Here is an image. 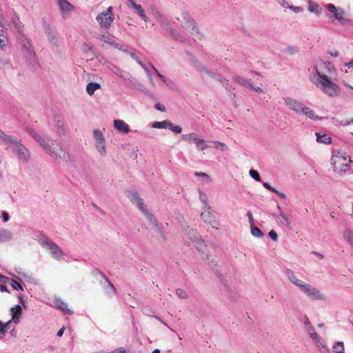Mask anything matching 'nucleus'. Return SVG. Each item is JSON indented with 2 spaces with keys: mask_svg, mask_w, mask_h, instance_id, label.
Segmentation results:
<instances>
[{
  "mask_svg": "<svg viewBox=\"0 0 353 353\" xmlns=\"http://www.w3.org/2000/svg\"><path fill=\"white\" fill-rule=\"evenodd\" d=\"M343 239L349 243L350 245L353 244V232L349 229H346L343 233Z\"/></svg>",
  "mask_w": 353,
  "mask_h": 353,
  "instance_id": "41",
  "label": "nucleus"
},
{
  "mask_svg": "<svg viewBox=\"0 0 353 353\" xmlns=\"http://www.w3.org/2000/svg\"><path fill=\"white\" fill-rule=\"evenodd\" d=\"M47 37L48 41L52 45V46H58L59 45V39L57 37V36L54 34L53 31L48 28L47 32Z\"/></svg>",
  "mask_w": 353,
  "mask_h": 353,
  "instance_id": "35",
  "label": "nucleus"
},
{
  "mask_svg": "<svg viewBox=\"0 0 353 353\" xmlns=\"http://www.w3.org/2000/svg\"><path fill=\"white\" fill-rule=\"evenodd\" d=\"M213 143H214V148L217 150L224 152L228 150V145L223 142L214 141Z\"/></svg>",
  "mask_w": 353,
  "mask_h": 353,
  "instance_id": "45",
  "label": "nucleus"
},
{
  "mask_svg": "<svg viewBox=\"0 0 353 353\" xmlns=\"http://www.w3.org/2000/svg\"><path fill=\"white\" fill-rule=\"evenodd\" d=\"M14 137H15L14 136L6 134L0 129V139L2 142L7 145V147L14 139Z\"/></svg>",
  "mask_w": 353,
  "mask_h": 353,
  "instance_id": "37",
  "label": "nucleus"
},
{
  "mask_svg": "<svg viewBox=\"0 0 353 353\" xmlns=\"http://www.w3.org/2000/svg\"><path fill=\"white\" fill-rule=\"evenodd\" d=\"M181 139L190 144H194L198 151H203L209 148L207 141L196 132L183 134Z\"/></svg>",
  "mask_w": 353,
  "mask_h": 353,
  "instance_id": "9",
  "label": "nucleus"
},
{
  "mask_svg": "<svg viewBox=\"0 0 353 353\" xmlns=\"http://www.w3.org/2000/svg\"><path fill=\"white\" fill-rule=\"evenodd\" d=\"M334 353H344V345L343 342L335 343L332 347Z\"/></svg>",
  "mask_w": 353,
  "mask_h": 353,
  "instance_id": "43",
  "label": "nucleus"
},
{
  "mask_svg": "<svg viewBox=\"0 0 353 353\" xmlns=\"http://www.w3.org/2000/svg\"><path fill=\"white\" fill-rule=\"evenodd\" d=\"M113 126L119 133L128 134L130 131L129 125L123 120L114 119L113 121Z\"/></svg>",
  "mask_w": 353,
  "mask_h": 353,
  "instance_id": "15",
  "label": "nucleus"
},
{
  "mask_svg": "<svg viewBox=\"0 0 353 353\" xmlns=\"http://www.w3.org/2000/svg\"><path fill=\"white\" fill-rule=\"evenodd\" d=\"M181 26L185 29L192 30V31L198 32V28L196 26L195 21L189 17H184V21H182Z\"/></svg>",
  "mask_w": 353,
  "mask_h": 353,
  "instance_id": "20",
  "label": "nucleus"
},
{
  "mask_svg": "<svg viewBox=\"0 0 353 353\" xmlns=\"http://www.w3.org/2000/svg\"><path fill=\"white\" fill-rule=\"evenodd\" d=\"M98 59L99 61V62L102 64H109V62L108 61V60L106 59L105 57H104L103 56H99L98 57Z\"/></svg>",
  "mask_w": 353,
  "mask_h": 353,
  "instance_id": "63",
  "label": "nucleus"
},
{
  "mask_svg": "<svg viewBox=\"0 0 353 353\" xmlns=\"http://www.w3.org/2000/svg\"><path fill=\"white\" fill-rule=\"evenodd\" d=\"M55 307L61 310L62 311L68 313L72 314V311L68 308V305L61 299H55L54 301Z\"/></svg>",
  "mask_w": 353,
  "mask_h": 353,
  "instance_id": "28",
  "label": "nucleus"
},
{
  "mask_svg": "<svg viewBox=\"0 0 353 353\" xmlns=\"http://www.w3.org/2000/svg\"><path fill=\"white\" fill-rule=\"evenodd\" d=\"M263 185L264 188H265L266 189H268L273 192H276V189L274 187H272L269 183L264 182L263 183Z\"/></svg>",
  "mask_w": 353,
  "mask_h": 353,
  "instance_id": "59",
  "label": "nucleus"
},
{
  "mask_svg": "<svg viewBox=\"0 0 353 353\" xmlns=\"http://www.w3.org/2000/svg\"><path fill=\"white\" fill-rule=\"evenodd\" d=\"M289 9L292 10L294 13H300L303 11V9L301 7L294 6L290 5Z\"/></svg>",
  "mask_w": 353,
  "mask_h": 353,
  "instance_id": "56",
  "label": "nucleus"
},
{
  "mask_svg": "<svg viewBox=\"0 0 353 353\" xmlns=\"http://www.w3.org/2000/svg\"><path fill=\"white\" fill-rule=\"evenodd\" d=\"M104 132H105V128H103V130H99V129L93 130L92 134H93V139L94 141V145L97 144L98 143H101V142L105 141V138L104 137Z\"/></svg>",
  "mask_w": 353,
  "mask_h": 353,
  "instance_id": "23",
  "label": "nucleus"
},
{
  "mask_svg": "<svg viewBox=\"0 0 353 353\" xmlns=\"http://www.w3.org/2000/svg\"><path fill=\"white\" fill-rule=\"evenodd\" d=\"M247 216L248 218V221H249L250 226L254 225L255 224H254L253 215L250 211H248L247 212Z\"/></svg>",
  "mask_w": 353,
  "mask_h": 353,
  "instance_id": "57",
  "label": "nucleus"
},
{
  "mask_svg": "<svg viewBox=\"0 0 353 353\" xmlns=\"http://www.w3.org/2000/svg\"><path fill=\"white\" fill-rule=\"evenodd\" d=\"M195 175L205 179L207 181H210L211 180L210 176L205 172H196Z\"/></svg>",
  "mask_w": 353,
  "mask_h": 353,
  "instance_id": "54",
  "label": "nucleus"
},
{
  "mask_svg": "<svg viewBox=\"0 0 353 353\" xmlns=\"http://www.w3.org/2000/svg\"><path fill=\"white\" fill-rule=\"evenodd\" d=\"M251 234L256 238H262L264 234L263 232L255 225L250 226Z\"/></svg>",
  "mask_w": 353,
  "mask_h": 353,
  "instance_id": "42",
  "label": "nucleus"
},
{
  "mask_svg": "<svg viewBox=\"0 0 353 353\" xmlns=\"http://www.w3.org/2000/svg\"><path fill=\"white\" fill-rule=\"evenodd\" d=\"M57 3L63 19H67L70 13L74 10V6L67 0H57Z\"/></svg>",
  "mask_w": 353,
  "mask_h": 353,
  "instance_id": "13",
  "label": "nucleus"
},
{
  "mask_svg": "<svg viewBox=\"0 0 353 353\" xmlns=\"http://www.w3.org/2000/svg\"><path fill=\"white\" fill-rule=\"evenodd\" d=\"M155 108H156L158 110H160V111H161V112H164V111H165V106H164L163 104H161V103H157V104L155 105Z\"/></svg>",
  "mask_w": 353,
  "mask_h": 353,
  "instance_id": "64",
  "label": "nucleus"
},
{
  "mask_svg": "<svg viewBox=\"0 0 353 353\" xmlns=\"http://www.w3.org/2000/svg\"><path fill=\"white\" fill-rule=\"evenodd\" d=\"M143 70H145L146 74L148 75L150 83L154 85V81H153L151 71L146 66L145 67V68H143Z\"/></svg>",
  "mask_w": 353,
  "mask_h": 353,
  "instance_id": "55",
  "label": "nucleus"
},
{
  "mask_svg": "<svg viewBox=\"0 0 353 353\" xmlns=\"http://www.w3.org/2000/svg\"><path fill=\"white\" fill-rule=\"evenodd\" d=\"M203 212L201 214V219L205 222H210L212 219V213L210 210V208H202Z\"/></svg>",
  "mask_w": 353,
  "mask_h": 353,
  "instance_id": "36",
  "label": "nucleus"
},
{
  "mask_svg": "<svg viewBox=\"0 0 353 353\" xmlns=\"http://www.w3.org/2000/svg\"><path fill=\"white\" fill-rule=\"evenodd\" d=\"M307 10L310 13H313L317 16L322 14V9L320 6L312 0H309L307 2Z\"/></svg>",
  "mask_w": 353,
  "mask_h": 353,
  "instance_id": "21",
  "label": "nucleus"
},
{
  "mask_svg": "<svg viewBox=\"0 0 353 353\" xmlns=\"http://www.w3.org/2000/svg\"><path fill=\"white\" fill-rule=\"evenodd\" d=\"M94 147L101 157H104L107 155L106 140L95 144Z\"/></svg>",
  "mask_w": 353,
  "mask_h": 353,
  "instance_id": "30",
  "label": "nucleus"
},
{
  "mask_svg": "<svg viewBox=\"0 0 353 353\" xmlns=\"http://www.w3.org/2000/svg\"><path fill=\"white\" fill-rule=\"evenodd\" d=\"M249 90L255 91L257 93H264L265 92V90L261 87H260V86H255V85H253L252 83L251 85H250Z\"/></svg>",
  "mask_w": 353,
  "mask_h": 353,
  "instance_id": "52",
  "label": "nucleus"
},
{
  "mask_svg": "<svg viewBox=\"0 0 353 353\" xmlns=\"http://www.w3.org/2000/svg\"><path fill=\"white\" fill-rule=\"evenodd\" d=\"M283 99L287 108L296 114L300 113L304 105L303 103L292 97H284Z\"/></svg>",
  "mask_w": 353,
  "mask_h": 353,
  "instance_id": "14",
  "label": "nucleus"
},
{
  "mask_svg": "<svg viewBox=\"0 0 353 353\" xmlns=\"http://www.w3.org/2000/svg\"><path fill=\"white\" fill-rule=\"evenodd\" d=\"M299 290L307 298L312 300L325 301L326 296L319 290L305 281L299 286Z\"/></svg>",
  "mask_w": 353,
  "mask_h": 353,
  "instance_id": "7",
  "label": "nucleus"
},
{
  "mask_svg": "<svg viewBox=\"0 0 353 353\" xmlns=\"http://www.w3.org/2000/svg\"><path fill=\"white\" fill-rule=\"evenodd\" d=\"M192 62L194 63V66L201 72L208 73V70L204 67V65L199 62L198 60L194 59H192Z\"/></svg>",
  "mask_w": 353,
  "mask_h": 353,
  "instance_id": "46",
  "label": "nucleus"
},
{
  "mask_svg": "<svg viewBox=\"0 0 353 353\" xmlns=\"http://www.w3.org/2000/svg\"><path fill=\"white\" fill-rule=\"evenodd\" d=\"M134 9L136 10L139 16L143 19L144 21L148 22L149 21V18L146 15L144 10L143 9L141 5L136 6Z\"/></svg>",
  "mask_w": 353,
  "mask_h": 353,
  "instance_id": "39",
  "label": "nucleus"
},
{
  "mask_svg": "<svg viewBox=\"0 0 353 353\" xmlns=\"http://www.w3.org/2000/svg\"><path fill=\"white\" fill-rule=\"evenodd\" d=\"M39 243L54 259H61L63 251L54 242L46 237H43L39 239Z\"/></svg>",
  "mask_w": 353,
  "mask_h": 353,
  "instance_id": "8",
  "label": "nucleus"
},
{
  "mask_svg": "<svg viewBox=\"0 0 353 353\" xmlns=\"http://www.w3.org/2000/svg\"><path fill=\"white\" fill-rule=\"evenodd\" d=\"M336 73L334 65L330 61L321 59L315 60L314 63V72L310 74V80L316 87L324 94L329 97L335 98L340 95L341 89L334 79L325 73Z\"/></svg>",
  "mask_w": 353,
  "mask_h": 353,
  "instance_id": "1",
  "label": "nucleus"
},
{
  "mask_svg": "<svg viewBox=\"0 0 353 353\" xmlns=\"http://www.w3.org/2000/svg\"><path fill=\"white\" fill-rule=\"evenodd\" d=\"M101 88V85L96 82H90L86 85V92L88 95L92 96L95 91Z\"/></svg>",
  "mask_w": 353,
  "mask_h": 353,
  "instance_id": "26",
  "label": "nucleus"
},
{
  "mask_svg": "<svg viewBox=\"0 0 353 353\" xmlns=\"http://www.w3.org/2000/svg\"><path fill=\"white\" fill-rule=\"evenodd\" d=\"M315 343L321 353H329V349L326 347L324 341L321 337L315 341Z\"/></svg>",
  "mask_w": 353,
  "mask_h": 353,
  "instance_id": "38",
  "label": "nucleus"
},
{
  "mask_svg": "<svg viewBox=\"0 0 353 353\" xmlns=\"http://www.w3.org/2000/svg\"><path fill=\"white\" fill-rule=\"evenodd\" d=\"M20 43L22 46L23 54L28 61H32L34 59L35 54L32 50L30 41L23 35L20 38Z\"/></svg>",
  "mask_w": 353,
  "mask_h": 353,
  "instance_id": "11",
  "label": "nucleus"
},
{
  "mask_svg": "<svg viewBox=\"0 0 353 353\" xmlns=\"http://www.w3.org/2000/svg\"><path fill=\"white\" fill-rule=\"evenodd\" d=\"M173 132L176 134H179L182 132V128L180 125H174L172 123L170 122V125L168 128Z\"/></svg>",
  "mask_w": 353,
  "mask_h": 353,
  "instance_id": "50",
  "label": "nucleus"
},
{
  "mask_svg": "<svg viewBox=\"0 0 353 353\" xmlns=\"http://www.w3.org/2000/svg\"><path fill=\"white\" fill-rule=\"evenodd\" d=\"M249 174L250 176L253 178L254 179H255L256 181H261V176L259 174V172L255 170H250L249 171Z\"/></svg>",
  "mask_w": 353,
  "mask_h": 353,
  "instance_id": "49",
  "label": "nucleus"
},
{
  "mask_svg": "<svg viewBox=\"0 0 353 353\" xmlns=\"http://www.w3.org/2000/svg\"><path fill=\"white\" fill-rule=\"evenodd\" d=\"M170 125V121L168 120H164L162 121H155L152 123V127L157 129H166Z\"/></svg>",
  "mask_w": 353,
  "mask_h": 353,
  "instance_id": "34",
  "label": "nucleus"
},
{
  "mask_svg": "<svg viewBox=\"0 0 353 353\" xmlns=\"http://www.w3.org/2000/svg\"><path fill=\"white\" fill-rule=\"evenodd\" d=\"M285 275L288 280L298 288L303 283V281L299 279L296 274L291 270H285Z\"/></svg>",
  "mask_w": 353,
  "mask_h": 353,
  "instance_id": "18",
  "label": "nucleus"
},
{
  "mask_svg": "<svg viewBox=\"0 0 353 353\" xmlns=\"http://www.w3.org/2000/svg\"><path fill=\"white\" fill-rule=\"evenodd\" d=\"M165 30L171 35L176 40H179L180 41H183L184 37L181 36L178 31L174 28L172 25H170L169 28H167Z\"/></svg>",
  "mask_w": 353,
  "mask_h": 353,
  "instance_id": "32",
  "label": "nucleus"
},
{
  "mask_svg": "<svg viewBox=\"0 0 353 353\" xmlns=\"http://www.w3.org/2000/svg\"><path fill=\"white\" fill-rule=\"evenodd\" d=\"M55 128L57 133L62 135L65 134V127L63 122L59 119V117L54 118Z\"/></svg>",
  "mask_w": 353,
  "mask_h": 353,
  "instance_id": "33",
  "label": "nucleus"
},
{
  "mask_svg": "<svg viewBox=\"0 0 353 353\" xmlns=\"http://www.w3.org/2000/svg\"><path fill=\"white\" fill-rule=\"evenodd\" d=\"M1 218L3 219L4 222H7L9 220L10 216L8 212L4 211L1 213Z\"/></svg>",
  "mask_w": 353,
  "mask_h": 353,
  "instance_id": "62",
  "label": "nucleus"
},
{
  "mask_svg": "<svg viewBox=\"0 0 353 353\" xmlns=\"http://www.w3.org/2000/svg\"><path fill=\"white\" fill-rule=\"evenodd\" d=\"M10 314L12 315V321L16 324L19 323L22 314L21 307L19 305H16L11 307Z\"/></svg>",
  "mask_w": 353,
  "mask_h": 353,
  "instance_id": "19",
  "label": "nucleus"
},
{
  "mask_svg": "<svg viewBox=\"0 0 353 353\" xmlns=\"http://www.w3.org/2000/svg\"><path fill=\"white\" fill-rule=\"evenodd\" d=\"M309 334H310V336L314 341V342L320 338V336L318 335V334L316 332H315L314 331L310 332Z\"/></svg>",
  "mask_w": 353,
  "mask_h": 353,
  "instance_id": "60",
  "label": "nucleus"
},
{
  "mask_svg": "<svg viewBox=\"0 0 353 353\" xmlns=\"http://www.w3.org/2000/svg\"><path fill=\"white\" fill-rule=\"evenodd\" d=\"M151 67H152V69L153 70V71L154 72V73L161 79V81H162V83L163 84L166 85L169 88H172L174 86V84L171 79L161 74L160 72L157 70V69L154 65H152Z\"/></svg>",
  "mask_w": 353,
  "mask_h": 353,
  "instance_id": "24",
  "label": "nucleus"
},
{
  "mask_svg": "<svg viewBox=\"0 0 353 353\" xmlns=\"http://www.w3.org/2000/svg\"><path fill=\"white\" fill-rule=\"evenodd\" d=\"M114 20V15L113 9L109 6L105 10L99 13L96 17V21L99 25L101 28L108 30L110 29Z\"/></svg>",
  "mask_w": 353,
  "mask_h": 353,
  "instance_id": "6",
  "label": "nucleus"
},
{
  "mask_svg": "<svg viewBox=\"0 0 353 353\" xmlns=\"http://www.w3.org/2000/svg\"><path fill=\"white\" fill-rule=\"evenodd\" d=\"M334 171L338 173L346 172L350 168L351 161L345 152L334 150L330 159Z\"/></svg>",
  "mask_w": 353,
  "mask_h": 353,
  "instance_id": "4",
  "label": "nucleus"
},
{
  "mask_svg": "<svg viewBox=\"0 0 353 353\" xmlns=\"http://www.w3.org/2000/svg\"><path fill=\"white\" fill-rule=\"evenodd\" d=\"M199 199L201 201V203L203 204V208L208 207V197H207V196L204 193H203V192H200L199 193Z\"/></svg>",
  "mask_w": 353,
  "mask_h": 353,
  "instance_id": "51",
  "label": "nucleus"
},
{
  "mask_svg": "<svg viewBox=\"0 0 353 353\" xmlns=\"http://www.w3.org/2000/svg\"><path fill=\"white\" fill-rule=\"evenodd\" d=\"M234 81L240 85L245 86L247 88H250V85L252 84L250 80L245 79L242 77L237 76L234 78Z\"/></svg>",
  "mask_w": 353,
  "mask_h": 353,
  "instance_id": "40",
  "label": "nucleus"
},
{
  "mask_svg": "<svg viewBox=\"0 0 353 353\" xmlns=\"http://www.w3.org/2000/svg\"><path fill=\"white\" fill-rule=\"evenodd\" d=\"M30 134L53 159L65 160L68 158V153L57 141L48 137L41 136L34 130L30 131Z\"/></svg>",
  "mask_w": 353,
  "mask_h": 353,
  "instance_id": "2",
  "label": "nucleus"
},
{
  "mask_svg": "<svg viewBox=\"0 0 353 353\" xmlns=\"http://www.w3.org/2000/svg\"><path fill=\"white\" fill-rule=\"evenodd\" d=\"M269 236L273 240V241H276L277 239H278V236H277V234L276 232L274 231V230H271L270 232H269Z\"/></svg>",
  "mask_w": 353,
  "mask_h": 353,
  "instance_id": "58",
  "label": "nucleus"
},
{
  "mask_svg": "<svg viewBox=\"0 0 353 353\" xmlns=\"http://www.w3.org/2000/svg\"><path fill=\"white\" fill-rule=\"evenodd\" d=\"M325 8L332 14L330 17L332 21L336 20L341 24H345L346 23V13L343 8L336 7L332 3L327 4Z\"/></svg>",
  "mask_w": 353,
  "mask_h": 353,
  "instance_id": "10",
  "label": "nucleus"
},
{
  "mask_svg": "<svg viewBox=\"0 0 353 353\" xmlns=\"http://www.w3.org/2000/svg\"><path fill=\"white\" fill-rule=\"evenodd\" d=\"M14 17L12 19L11 23L17 30H19L21 28V23L18 14L15 12H14Z\"/></svg>",
  "mask_w": 353,
  "mask_h": 353,
  "instance_id": "44",
  "label": "nucleus"
},
{
  "mask_svg": "<svg viewBox=\"0 0 353 353\" xmlns=\"http://www.w3.org/2000/svg\"><path fill=\"white\" fill-rule=\"evenodd\" d=\"M7 148H9L19 161L27 162L30 159V150L21 143V140L16 137L8 145Z\"/></svg>",
  "mask_w": 353,
  "mask_h": 353,
  "instance_id": "5",
  "label": "nucleus"
},
{
  "mask_svg": "<svg viewBox=\"0 0 353 353\" xmlns=\"http://www.w3.org/2000/svg\"><path fill=\"white\" fill-rule=\"evenodd\" d=\"M9 283L16 290H21V291L23 290V288L21 286V285L13 279L10 280L9 281Z\"/></svg>",
  "mask_w": 353,
  "mask_h": 353,
  "instance_id": "47",
  "label": "nucleus"
},
{
  "mask_svg": "<svg viewBox=\"0 0 353 353\" xmlns=\"http://www.w3.org/2000/svg\"><path fill=\"white\" fill-rule=\"evenodd\" d=\"M176 294L179 298L183 299H187L188 297L187 292L182 289H177L176 291Z\"/></svg>",
  "mask_w": 353,
  "mask_h": 353,
  "instance_id": "48",
  "label": "nucleus"
},
{
  "mask_svg": "<svg viewBox=\"0 0 353 353\" xmlns=\"http://www.w3.org/2000/svg\"><path fill=\"white\" fill-rule=\"evenodd\" d=\"M151 14L163 29L165 30L167 28L170 27V22L157 8L152 7Z\"/></svg>",
  "mask_w": 353,
  "mask_h": 353,
  "instance_id": "12",
  "label": "nucleus"
},
{
  "mask_svg": "<svg viewBox=\"0 0 353 353\" xmlns=\"http://www.w3.org/2000/svg\"><path fill=\"white\" fill-rule=\"evenodd\" d=\"M12 238V233L7 229L0 228V243L10 240Z\"/></svg>",
  "mask_w": 353,
  "mask_h": 353,
  "instance_id": "27",
  "label": "nucleus"
},
{
  "mask_svg": "<svg viewBox=\"0 0 353 353\" xmlns=\"http://www.w3.org/2000/svg\"><path fill=\"white\" fill-rule=\"evenodd\" d=\"M9 39L4 30H0V50H4L8 46Z\"/></svg>",
  "mask_w": 353,
  "mask_h": 353,
  "instance_id": "31",
  "label": "nucleus"
},
{
  "mask_svg": "<svg viewBox=\"0 0 353 353\" xmlns=\"http://www.w3.org/2000/svg\"><path fill=\"white\" fill-rule=\"evenodd\" d=\"M279 214H274L277 218V221L280 225L284 226H289L291 223L289 216L281 210L280 206H278Z\"/></svg>",
  "mask_w": 353,
  "mask_h": 353,
  "instance_id": "17",
  "label": "nucleus"
},
{
  "mask_svg": "<svg viewBox=\"0 0 353 353\" xmlns=\"http://www.w3.org/2000/svg\"><path fill=\"white\" fill-rule=\"evenodd\" d=\"M316 141L320 143L330 144L332 142V138L327 134H321L320 132H316Z\"/></svg>",
  "mask_w": 353,
  "mask_h": 353,
  "instance_id": "25",
  "label": "nucleus"
},
{
  "mask_svg": "<svg viewBox=\"0 0 353 353\" xmlns=\"http://www.w3.org/2000/svg\"><path fill=\"white\" fill-rule=\"evenodd\" d=\"M127 198L132 204L137 205L140 211L143 214L149 223L155 229L159 230L158 222L154 215L148 210L144 204L143 199L140 196L139 193L134 190H128L125 192Z\"/></svg>",
  "mask_w": 353,
  "mask_h": 353,
  "instance_id": "3",
  "label": "nucleus"
},
{
  "mask_svg": "<svg viewBox=\"0 0 353 353\" xmlns=\"http://www.w3.org/2000/svg\"><path fill=\"white\" fill-rule=\"evenodd\" d=\"M99 40L109 46H114V48H119V44L115 42L114 39L108 35L102 34L99 37Z\"/></svg>",
  "mask_w": 353,
  "mask_h": 353,
  "instance_id": "29",
  "label": "nucleus"
},
{
  "mask_svg": "<svg viewBox=\"0 0 353 353\" xmlns=\"http://www.w3.org/2000/svg\"><path fill=\"white\" fill-rule=\"evenodd\" d=\"M328 54L333 57H338L339 56V52L336 50H330L328 52Z\"/></svg>",
  "mask_w": 353,
  "mask_h": 353,
  "instance_id": "61",
  "label": "nucleus"
},
{
  "mask_svg": "<svg viewBox=\"0 0 353 353\" xmlns=\"http://www.w3.org/2000/svg\"><path fill=\"white\" fill-rule=\"evenodd\" d=\"M299 114H303L313 121H320L323 119V117H319L316 114L314 110L306 106L305 105H303Z\"/></svg>",
  "mask_w": 353,
  "mask_h": 353,
  "instance_id": "16",
  "label": "nucleus"
},
{
  "mask_svg": "<svg viewBox=\"0 0 353 353\" xmlns=\"http://www.w3.org/2000/svg\"><path fill=\"white\" fill-rule=\"evenodd\" d=\"M278 3L283 8H289L290 6V0H278Z\"/></svg>",
  "mask_w": 353,
  "mask_h": 353,
  "instance_id": "53",
  "label": "nucleus"
},
{
  "mask_svg": "<svg viewBox=\"0 0 353 353\" xmlns=\"http://www.w3.org/2000/svg\"><path fill=\"white\" fill-rule=\"evenodd\" d=\"M103 288H104V292H105V294L108 297L111 298L114 295H115L117 293L116 288L114 287V285L112 284V283L108 279H105Z\"/></svg>",
  "mask_w": 353,
  "mask_h": 353,
  "instance_id": "22",
  "label": "nucleus"
}]
</instances>
